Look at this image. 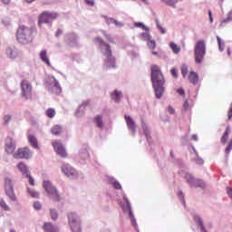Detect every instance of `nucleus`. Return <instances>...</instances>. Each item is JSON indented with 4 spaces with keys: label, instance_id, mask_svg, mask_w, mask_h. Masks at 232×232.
Masks as SVG:
<instances>
[{
    "label": "nucleus",
    "instance_id": "20e7f679",
    "mask_svg": "<svg viewBox=\"0 0 232 232\" xmlns=\"http://www.w3.org/2000/svg\"><path fill=\"white\" fill-rule=\"evenodd\" d=\"M68 225L72 232H82V227L81 226V218L74 213L70 212L67 215Z\"/></svg>",
    "mask_w": 232,
    "mask_h": 232
},
{
    "label": "nucleus",
    "instance_id": "8fccbe9b",
    "mask_svg": "<svg viewBox=\"0 0 232 232\" xmlns=\"http://www.w3.org/2000/svg\"><path fill=\"white\" fill-rule=\"evenodd\" d=\"M177 92L179 93V95H181V97H184V95H186V92L184 91V89H179Z\"/></svg>",
    "mask_w": 232,
    "mask_h": 232
},
{
    "label": "nucleus",
    "instance_id": "0e129e2a",
    "mask_svg": "<svg viewBox=\"0 0 232 232\" xmlns=\"http://www.w3.org/2000/svg\"><path fill=\"white\" fill-rule=\"evenodd\" d=\"M209 17H213V14H211V11H208Z\"/></svg>",
    "mask_w": 232,
    "mask_h": 232
},
{
    "label": "nucleus",
    "instance_id": "5fc2aeb1",
    "mask_svg": "<svg viewBox=\"0 0 232 232\" xmlns=\"http://www.w3.org/2000/svg\"><path fill=\"white\" fill-rule=\"evenodd\" d=\"M123 202L124 204H130V199H128L126 197H123Z\"/></svg>",
    "mask_w": 232,
    "mask_h": 232
},
{
    "label": "nucleus",
    "instance_id": "cd10ccee",
    "mask_svg": "<svg viewBox=\"0 0 232 232\" xmlns=\"http://www.w3.org/2000/svg\"><path fill=\"white\" fill-rule=\"evenodd\" d=\"M94 121H95L96 126H98V128H102V126H104V123L102 122V116L97 115L94 118Z\"/></svg>",
    "mask_w": 232,
    "mask_h": 232
},
{
    "label": "nucleus",
    "instance_id": "6e6552de",
    "mask_svg": "<svg viewBox=\"0 0 232 232\" xmlns=\"http://www.w3.org/2000/svg\"><path fill=\"white\" fill-rule=\"evenodd\" d=\"M57 17H59V14L55 12L44 11L39 16L38 24L41 26L43 24H48L51 21L57 19Z\"/></svg>",
    "mask_w": 232,
    "mask_h": 232
},
{
    "label": "nucleus",
    "instance_id": "a19ab883",
    "mask_svg": "<svg viewBox=\"0 0 232 232\" xmlns=\"http://www.w3.org/2000/svg\"><path fill=\"white\" fill-rule=\"evenodd\" d=\"M27 179H29L30 186H35V179L29 174H26Z\"/></svg>",
    "mask_w": 232,
    "mask_h": 232
},
{
    "label": "nucleus",
    "instance_id": "774afa93",
    "mask_svg": "<svg viewBox=\"0 0 232 232\" xmlns=\"http://www.w3.org/2000/svg\"><path fill=\"white\" fill-rule=\"evenodd\" d=\"M199 163H200V164H203V163H204V161H203V160H201Z\"/></svg>",
    "mask_w": 232,
    "mask_h": 232
},
{
    "label": "nucleus",
    "instance_id": "ddd939ff",
    "mask_svg": "<svg viewBox=\"0 0 232 232\" xmlns=\"http://www.w3.org/2000/svg\"><path fill=\"white\" fill-rule=\"evenodd\" d=\"M62 171L66 177H69V179H75V177H77V170L72 168L69 164L63 165L62 167Z\"/></svg>",
    "mask_w": 232,
    "mask_h": 232
},
{
    "label": "nucleus",
    "instance_id": "4c0bfd02",
    "mask_svg": "<svg viewBox=\"0 0 232 232\" xmlns=\"http://www.w3.org/2000/svg\"><path fill=\"white\" fill-rule=\"evenodd\" d=\"M170 73L174 79H179V71L176 68H172Z\"/></svg>",
    "mask_w": 232,
    "mask_h": 232
},
{
    "label": "nucleus",
    "instance_id": "13d9d810",
    "mask_svg": "<svg viewBox=\"0 0 232 232\" xmlns=\"http://www.w3.org/2000/svg\"><path fill=\"white\" fill-rule=\"evenodd\" d=\"M3 1V3L5 4V5H9L10 4V0H2Z\"/></svg>",
    "mask_w": 232,
    "mask_h": 232
},
{
    "label": "nucleus",
    "instance_id": "c756f323",
    "mask_svg": "<svg viewBox=\"0 0 232 232\" xmlns=\"http://www.w3.org/2000/svg\"><path fill=\"white\" fill-rule=\"evenodd\" d=\"M50 217L52 220H57L59 218V214L55 210V208H51L50 209Z\"/></svg>",
    "mask_w": 232,
    "mask_h": 232
},
{
    "label": "nucleus",
    "instance_id": "680f3d73",
    "mask_svg": "<svg viewBox=\"0 0 232 232\" xmlns=\"http://www.w3.org/2000/svg\"><path fill=\"white\" fill-rule=\"evenodd\" d=\"M26 3H34V0H24Z\"/></svg>",
    "mask_w": 232,
    "mask_h": 232
},
{
    "label": "nucleus",
    "instance_id": "ea45409f",
    "mask_svg": "<svg viewBox=\"0 0 232 232\" xmlns=\"http://www.w3.org/2000/svg\"><path fill=\"white\" fill-rule=\"evenodd\" d=\"M231 150H232V139L229 141L228 145L227 146L226 150H225V153L227 155H229V153H231Z\"/></svg>",
    "mask_w": 232,
    "mask_h": 232
},
{
    "label": "nucleus",
    "instance_id": "49530a36",
    "mask_svg": "<svg viewBox=\"0 0 232 232\" xmlns=\"http://www.w3.org/2000/svg\"><path fill=\"white\" fill-rule=\"evenodd\" d=\"M33 208L35 211H41V209H43V206L41 204H34Z\"/></svg>",
    "mask_w": 232,
    "mask_h": 232
},
{
    "label": "nucleus",
    "instance_id": "864d4df0",
    "mask_svg": "<svg viewBox=\"0 0 232 232\" xmlns=\"http://www.w3.org/2000/svg\"><path fill=\"white\" fill-rule=\"evenodd\" d=\"M61 35H63V30L58 29L56 32V37H60Z\"/></svg>",
    "mask_w": 232,
    "mask_h": 232
},
{
    "label": "nucleus",
    "instance_id": "bb28decb",
    "mask_svg": "<svg viewBox=\"0 0 232 232\" xmlns=\"http://www.w3.org/2000/svg\"><path fill=\"white\" fill-rule=\"evenodd\" d=\"M169 48L172 50L173 53H180V47L179 45H177V44H175V43H170Z\"/></svg>",
    "mask_w": 232,
    "mask_h": 232
},
{
    "label": "nucleus",
    "instance_id": "0eeeda50",
    "mask_svg": "<svg viewBox=\"0 0 232 232\" xmlns=\"http://www.w3.org/2000/svg\"><path fill=\"white\" fill-rule=\"evenodd\" d=\"M21 96L25 99V101H30L32 99V92L34 88L32 83L28 80H23L20 83Z\"/></svg>",
    "mask_w": 232,
    "mask_h": 232
},
{
    "label": "nucleus",
    "instance_id": "2eb2a0df",
    "mask_svg": "<svg viewBox=\"0 0 232 232\" xmlns=\"http://www.w3.org/2000/svg\"><path fill=\"white\" fill-rule=\"evenodd\" d=\"M44 232H60L59 227L52 222H45L43 226Z\"/></svg>",
    "mask_w": 232,
    "mask_h": 232
},
{
    "label": "nucleus",
    "instance_id": "79ce46f5",
    "mask_svg": "<svg viewBox=\"0 0 232 232\" xmlns=\"http://www.w3.org/2000/svg\"><path fill=\"white\" fill-rule=\"evenodd\" d=\"M217 39H218V44L220 52H224V44H222L220 37L217 36Z\"/></svg>",
    "mask_w": 232,
    "mask_h": 232
},
{
    "label": "nucleus",
    "instance_id": "a18cd8bd",
    "mask_svg": "<svg viewBox=\"0 0 232 232\" xmlns=\"http://www.w3.org/2000/svg\"><path fill=\"white\" fill-rule=\"evenodd\" d=\"M10 121H12V116L6 115L4 117V124H8V122H10Z\"/></svg>",
    "mask_w": 232,
    "mask_h": 232
},
{
    "label": "nucleus",
    "instance_id": "39448f33",
    "mask_svg": "<svg viewBox=\"0 0 232 232\" xmlns=\"http://www.w3.org/2000/svg\"><path fill=\"white\" fill-rule=\"evenodd\" d=\"M206 55V42L204 40H199L196 43L194 50V57L197 64H200L204 61V56Z\"/></svg>",
    "mask_w": 232,
    "mask_h": 232
},
{
    "label": "nucleus",
    "instance_id": "f8f14e48",
    "mask_svg": "<svg viewBox=\"0 0 232 232\" xmlns=\"http://www.w3.org/2000/svg\"><path fill=\"white\" fill-rule=\"evenodd\" d=\"M185 179L191 188H204V181L193 178L191 174H186Z\"/></svg>",
    "mask_w": 232,
    "mask_h": 232
},
{
    "label": "nucleus",
    "instance_id": "bf43d9fd",
    "mask_svg": "<svg viewBox=\"0 0 232 232\" xmlns=\"http://www.w3.org/2000/svg\"><path fill=\"white\" fill-rule=\"evenodd\" d=\"M113 24L119 25V22H117V20H114V22H112Z\"/></svg>",
    "mask_w": 232,
    "mask_h": 232
},
{
    "label": "nucleus",
    "instance_id": "7ed1b4c3",
    "mask_svg": "<svg viewBox=\"0 0 232 232\" xmlns=\"http://www.w3.org/2000/svg\"><path fill=\"white\" fill-rule=\"evenodd\" d=\"M94 42L97 43L100 46L104 47L106 50L104 53V55L106 57V66H111L112 68H115V57L111 55V47H110V44L103 42L102 38L101 37H96L94 39Z\"/></svg>",
    "mask_w": 232,
    "mask_h": 232
},
{
    "label": "nucleus",
    "instance_id": "e2e57ef3",
    "mask_svg": "<svg viewBox=\"0 0 232 232\" xmlns=\"http://www.w3.org/2000/svg\"><path fill=\"white\" fill-rule=\"evenodd\" d=\"M193 140H197V135L192 136Z\"/></svg>",
    "mask_w": 232,
    "mask_h": 232
},
{
    "label": "nucleus",
    "instance_id": "c03bdc74",
    "mask_svg": "<svg viewBox=\"0 0 232 232\" xmlns=\"http://www.w3.org/2000/svg\"><path fill=\"white\" fill-rule=\"evenodd\" d=\"M112 185L115 189H122V186L121 185V183H119V181H114Z\"/></svg>",
    "mask_w": 232,
    "mask_h": 232
},
{
    "label": "nucleus",
    "instance_id": "f3484780",
    "mask_svg": "<svg viewBox=\"0 0 232 232\" xmlns=\"http://www.w3.org/2000/svg\"><path fill=\"white\" fill-rule=\"evenodd\" d=\"M5 151L9 154H12L15 151V145L14 141H12V138H6L5 140Z\"/></svg>",
    "mask_w": 232,
    "mask_h": 232
},
{
    "label": "nucleus",
    "instance_id": "1a4fd4ad",
    "mask_svg": "<svg viewBox=\"0 0 232 232\" xmlns=\"http://www.w3.org/2000/svg\"><path fill=\"white\" fill-rule=\"evenodd\" d=\"M121 209L123 213L129 215V218L130 220L131 226L135 227V229H139V225L137 224V219L135 218V215L133 214V210L131 209V205L130 204H122Z\"/></svg>",
    "mask_w": 232,
    "mask_h": 232
},
{
    "label": "nucleus",
    "instance_id": "473e14b6",
    "mask_svg": "<svg viewBox=\"0 0 232 232\" xmlns=\"http://www.w3.org/2000/svg\"><path fill=\"white\" fill-rule=\"evenodd\" d=\"M46 115L49 119H53V117H55V109L49 108L46 111Z\"/></svg>",
    "mask_w": 232,
    "mask_h": 232
},
{
    "label": "nucleus",
    "instance_id": "412c9836",
    "mask_svg": "<svg viewBox=\"0 0 232 232\" xmlns=\"http://www.w3.org/2000/svg\"><path fill=\"white\" fill-rule=\"evenodd\" d=\"M6 55H8L10 59L17 58V49H15V47H8L6 49Z\"/></svg>",
    "mask_w": 232,
    "mask_h": 232
},
{
    "label": "nucleus",
    "instance_id": "a878e982",
    "mask_svg": "<svg viewBox=\"0 0 232 232\" xmlns=\"http://www.w3.org/2000/svg\"><path fill=\"white\" fill-rule=\"evenodd\" d=\"M121 97H122V92H121L119 91H115L112 93V99L115 101V102H121Z\"/></svg>",
    "mask_w": 232,
    "mask_h": 232
},
{
    "label": "nucleus",
    "instance_id": "de8ad7c7",
    "mask_svg": "<svg viewBox=\"0 0 232 232\" xmlns=\"http://www.w3.org/2000/svg\"><path fill=\"white\" fill-rule=\"evenodd\" d=\"M0 208L4 209V211H10V207H8L6 204H1Z\"/></svg>",
    "mask_w": 232,
    "mask_h": 232
},
{
    "label": "nucleus",
    "instance_id": "4be33fe9",
    "mask_svg": "<svg viewBox=\"0 0 232 232\" xmlns=\"http://www.w3.org/2000/svg\"><path fill=\"white\" fill-rule=\"evenodd\" d=\"M229 133H231V127L227 126L221 137L222 144H226V142H227V139H229Z\"/></svg>",
    "mask_w": 232,
    "mask_h": 232
},
{
    "label": "nucleus",
    "instance_id": "7c9ffc66",
    "mask_svg": "<svg viewBox=\"0 0 232 232\" xmlns=\"http://www.w3.org/2000/svg\"><path fill=\"white\" fill-rule=\"evenodd\" d=\"M232 21V11H230L227 15V18L223 21H221L220 26H224V24H226L227 23H229Z\"/></svg>",
    "mask_w": 232,
    "mask_h": 232
},
{
    "label": "nucleus",
    "instance_id": "6ab92c4d",
    "mask_svg": "<svg viewBox=\"0 0 232 232\" xmlns=\"http://www.w3.org/2000/svg\"><path fill=\"white\" fill-rule=\"evenodd\" d=\"M194 220L196 224L198 226V227L200 228L201 232H207L206 228L204 227V221H202V218H200V216L195 215Z\"/></svg>",
    "mask_w": 232,
    "mask_h": 232
},
{
    "label": "nucleus",
    "instance_id": "dca6fc26",
    "mask_svg": "<svg viewBox=\"0 0 232 232\" xmlns=\"http://www.w3.org/2000/svg\"><path fill=\"white\" fill-rule=\"evenodd\" d=\"M125 122L130 131H132V134L135 135L137 125L135 124L133 119L128 115H125Z\"/></svg>",
    "mask_w": 232,
    "mask_h": 232
},
{
    "label": "nucleus",
    "instance_id": "09e8293b",
    "mask_svg": "<svg viewBox=\"0 0 232 232\" xmlns=\"http://www.w3.org/2000/svg\"><path fill=\"white\" fill-rule=\"evenodd\" d=\"M168 111H169V113H170V115H174L175 109H173V107H171V106H169L168 107Z\"/></svg>",
    "mask_w": 232,
    "mask_h": 232
},
{
    "label": "nucleus",
    "instance_id": "6e6d98bb",
    "mask_svg": "<svg viewBox=\"0 0 232 232\" xmlns=\"http://www.w3.org/2000/svg\"><path fill=\"white\" fill-rule=\"evenodd\" d=\"M114 20H115V19H113V18H108V19H107V23H108L109 24H111V23L113 24Z\"/></svg>",
    "mask_w": 232,
    "mask_h": 232
},
{
    "label": "nucleus",
    "instance_id": "9d476101",
    "mask_svg": "<svg viewBox=\"0 0 232 232\" xmlns=\"http://www.w3.org/2000/svg\"><path fill=\"white\" fill-rule=\"evenodd\" d=\"M5 189L7 197H9L13 202H15L17 197H15V194L14 193V185L12 184V179L9 178L5 179Z\"/></svg>",
    "mask_w": 232,
    "mask_h": 232
},
{
    "label": "nucleus",
    "instance_id": "37998d69",
    "mask_svg": "<svg viewBox=\"0 0 232 232\" xmlns=\"http://www.w3.org/2000/svg\"><path fill=\"white\" fill-rule=\"evenodd\" d=\"M188 110H189V102H188V100H185L183 104V111H188Z\"/></svg>",
    "mask_w": 232,
    "mask_h": 232
},
{
    "label": "nucleus",
    "instance_id": "2f4dec72",
    "mask_svg": "<svg viewBox=\"0 0 232 232\" xmlns=\"http://www.w3.org/2000/svg\"><path fill=\"white\" fill-rule=\"evenodd\" d=\"M134 26H136V28H141L142 30H145V32H150V28H148L142 23L136 22V23H134Z\"/></svg>",
    "mask_w": 232,
    "mask_h": 232
},
{
    "label": "nucleus",
    "instance_id": "aec40b11",
    "mask_svg": "<svg viewBox=\"0 0 232 232\" xmlns=\"http://www.w3.org/2000/svg\"><path fill=\"white\" fill-rule=\"evenodd\" d=\"M188 82L191 84H198V74L195 72H190L188 74Z\"/></svg>",
    "mask_w": 232,
    "mask_h": 232
},
{
    "label": "nucleus",
    "instance_id": "423d86ee",
    "mask_svg": "<svg viewBox=\"0 0 232 232\" xmlns=\"http://www.w3.org/2000/svg\"><path fill=\"white\" fill-rule=\"evenodd\" d=\"M44 189L46 191L49 198H52L53 200H55L56 202H59L61 200V195H59V191H57V188L52 182L48 180H44L43 182Z\"/></svg>",
    "mask_w": 232,
    "mask_h": 232
},
{
    "label": "nucleus",
    "instance_id": "052dcab7",
    "mask_svg": "<svg viewBox=\"0 0 232 232\" xmlns=\"http://www.w3.org/2000/svg\"><path fill=\"white\" fill-rule=\"evenodd\" d=\"M152 55H159V53L152 51Z\"/></svg>",
    "mask_w": 232,
    "mask_h": 232
},
{
    "label": "nucleus",
    "instance_id": "b1692460",
    "mask_svg": "<svg viewBox=\"0 0 232 232\" xmlns=\"http://www.w3.org/2000/svg\"><path fill=\"white\" fill-rule=\"evenodd\" d=\"M17 168L19 169V171H21V173H23L24 175H28V167L26 166V164L24 162H20L17 165Z\"/></svg>",
    "mask_w": 232,
    "mask_h": 232
},
{
    "label": "nucleus",
    "instance_id": "f704fd0d",
    "mask_svg": "<svg viewBox=\"0 0 232 232\" xmlns=\"http://www.w3.org/2000/svg\"><path fill=\"white\" fill-rule=\"evenodd\" d=\"M140 38L142 41H150L151 35H150V33H142Z\"/></svg>",
    "mask_w": 232,
    "mask_h": 232
},
{
    "label": "nucleus",
    "instance_id": "3c124183",
    "mask_svg": "<svg viewBox=\"0 0 232 232\" xmlns=\"http://www.w3.org/2000/svg\"><path fill=\"white\" fill-rule=\"evenodd\" d=\"M157 26H158L159 30L160 31V34H166V30L163 27H161L160 24H157Z\"/></svg>",
    "mask_w": 232,
    "mask_h": 232
},
{
    "label": "nucleus",
    "instance_id": "4468645a",
    "mask_svg": "<svg viewBox=\"0 0 232 232\" xmlns=\"http://www.w3.org/2000/svg\"><path fill=\"white\" fill-rule=\"evenodd\" d=\"M53 147L54 148L56 153L60 155V157H63V159H66L67 157L66 150L63 146L62 142L55 140L53 142Z\"/></svg>",
    "mask_w": 232,
    "mask_h": 232
},
{
    "label": "nucleus",
    "instance_id": "5701e85b",
    "mask_svg": "<svg viewBox=\"0 0 232 232\" xmlns=\"http://www.w3.org/2000/svg\"><path fill=\"white\" fill-rule=\"evenodd\" d=\"M40 59H42L43 63H45L47 66H50V58H48V53H46V50L41 51Z\"/></svg>",
    "mask_w": 232,
    "mask_h": 232
},
{
    "label": "nucleus",
    "instance_id": "f257e3e1",
    "mask_svg": "<svg viewBox=\"0 0 232 232\" xmlns=\"http://www.w3.org/2000/svg\"><path fill=\"white\" fill-rule=\"evenodd\" d=\"M150 79L152 88L154 89L157 99H160L164 94V84H166V78L159 65L153 64L150 68Z\"/></svg>",
    "mask_w": 232,
    "mask_h": 232
},
{
    "label": "nucleus",
    "instance_id": "72a5a7b5",
    "mask_svg": "<svg viewBox=\"0 0 232 232\" xmlns=\"http://www.w3.org/2000/svg\"><path fill=\"white\" fill-rule=\"evenodd\" d=\"M147 45L149 46L150 50H155V48H157V43L155 40H149Z\"/></svg>",
    "mask_w": 232,
    "mask_h": 232
},
{
    "label": "nucleus",
    "instance_id": "58836bf2",
    "mask_svg": "<svg viewBox=\"0 0 232 232\" xmlns=\"http://www.w3.org/2000/svg\"><path fill=\"white\" fill-rule=\"evenodd\" d=\"M188 66L187 65H183L181 67V74L184 77V79H185L186 75H188Z\"/></svg>",
    "mask_w": 232,
    "mask_h": 232
},
{
    "label": "nucleus",
    "instance_id": "c9c22d12",
    "mask_svg": "<svg viewBox=\"0 0 232 232\" xmlns=\"http://www.w3.org/2000/svg\"><path fill=\"white\" fill-rule=\"evenodd\" d=\"M168 6H175L179 0H162Z\"/></svg>",
    "mask_w": 232,
    "mask_h": 232
},
{
    "label": "nucleus",
    "instance_id": "4d7b16f0",
    "mask_svg": "<svg viewBox=\"0 0 232 232\" xmlns=\"http://www.w3.org/2000/svg\"><path fill=\"white\" fill-rule=\"evenodd\" d=\"M141 128H143V130H146V123H144V120L141 121Z\"/></svg>",
    "mask_w": 232,
    "mask_h": 232
},
{
    "label": "nucleus",
    "instance_id": "e433bc0d",
    "mask_svg": "<svg viewBox=\"0 0 232 232\" xmlns=\"http://www.w3.org/2000/svg\"><path fill=\"white\" fill-rule=\"evenodd\" d=\"M28 191L33 198H39V192H37L34 189H29V188H28Z\"/></svg>",
    "mask_w": 232,
    "mask_h": 232
},
{
    "label": "nucleus",
    "instance_id": "603ef678",
    "mask_svg": "<svg viewBox=\"0 0 232 232\" xmlns=\"http://www.w3.org/2000/svg\"><path fill=\"white\" fill-rule=\"evenodd\" d=\"M85 3L90 6H93L95 5V2L93 0H85Z\"/></svg>",
    "mask_w": 232,
    "mask_h": 232
},
{
    "label": "nucleus",
    "instance_id": "a211bd4d",
    "mask_svg": "<svg viewBox=\"0 0 232 232\" xmlns=\"http://www.w3.org/2000/svg\"><path fill=\"white\" fill-rule=\"evenodd\" d=\"M29 144L34 148V150H39V142L37 141V138L32 134L27 136Z\"/></svg>",
    "mask_w": 232,
    "mask_h": 232
},
{
    "label": "nucleus",
    "instance_id": "f03ea898",
    "mask_svg": "<svg viewBox=\"0 0 232 232\" xmlns=\"http://www.w3.org/2000/svg\"><path fill=\"white\" fill-rule=\"evenodd\" d=\"M33 34V28H28L24 25H20L16 33L18 43H21L22 44H28V43L32 41Z\"/></svg>",
    "mask_w": 232,
    "mask_h": 232
},
{
    "label": "nucleus",
    "instance_id": "393cba45",
    "mask_svg": "<svg viewBox=\"0 0 232 232\" xmlns=\"http://www.w3.org/2000/svg\"><path fill=\"white\" fill-rule=\"evenodd\" d=\"M53 135H61V131H63V127L61 125H54L51 130Z\"/></svg>",
    "mask_w": 232,
    "mask_h": 232
},
{
    "label": "nucleus",
    "instance_id": "c85d7f7f",
    "mask_svg": "<svg viewBox=\"0 0 232 232\" xmlns=\"http://www.w3.org/2000/svg\"><path fill=\"white\" fill-rule=\"evenodd\" d=\"M52 92L55 93V95H59L61 93V85H59V82H55L54 86L52 88Z\"/></svg>",
    "mask_w": 232,
    "mask_h": 232
},
{
    "label": "nucleus",
    "instance_id": "9b49d317",
    "mask_svg": "<svg viewBox=\"0 0 232 232\" xmlns=\"http://www.w3.org/2000/svg\"><path fill=\"white\" fill-rule=\"evenodd\" d=\"M33 152L31 151L30 148L24 147L20 148L14 153V159H25L26 160H30L32 157Z\"/></svg>",
    "mask_w": 232,
    "mask_h": 232
},
{
    "label": "nucleus",
    "instance_id": "69168bd1",
    "mask_svg": "<svg viewBox=\"0 0 232 232\" xmlns=\"http://www.w3.org/2000/svg\"><path fill=\"white\" fill-rule=\"evenodd\" d=\"M210 23H213V16H209Z\"/></svg>",
    "mask_w": 232,
    "mask_h": 232
},
{
    "label": "nucleus",
    "instance_id": "338daca9",
    "mask_svg": "<svg viewBox=\"0 0 232 232\" xmlns=\"http://www.w3.org/2000/svg\"><path fill=\"white\" fill-rule=\"evenodd\" d=\"M143 3H148V0H141Z\"/></svg>",
    "mask_w": 232,
    "mask_h": 232
}]
</instances>
